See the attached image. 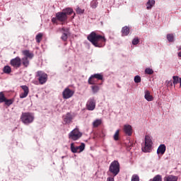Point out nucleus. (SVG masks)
I'll use <instances>...</instances> for the list:
<instances>
[{
	"instance_id": "4c0bfd02",
	"label": "nucleus",
	"mask_w": 181,
	"mask_h": 181,
	"mask_svg": "<svg viewBox=\"0 0 181 181\" xmlns=\"http://www.w3.org/2000/svg\"><path fill=\"white\" fill-rule=\"evenodd\" d=\"M138 43H139V38L135 37V38L132 40V45H138Z\"/></svg>"
},
{
	"instance_id": "79ce46f5",
	"label": "nucleus",
	"mask_w": 181,
	"mask_h": 181,
	"mask_svg": "<svg viewBox=\"0 0 181 181\" xmlns=\"http://www.w3.org/2000/svg\"><path fill=\"white\" fill-rule=\"evenodd\" d=\"M57 17H56V18H52V22L53 23H56L57 22Z\"/></svg>"
},
{
	"instance_id": "dca6fc26",
	"label": "nucleus",
	"mask_w": 181,
	"mask_h": 181,
	"mask_svg": "<svg viewBox=\"0 0 181 181\" xmlns=\"http://www.w3.org/2000/svg\"><path fill=\"white\" fill-rule=\"evenodd\" d=\"M73 121V115L70 113H67L65 116H64V122L65 124H70Z\"/></svg>"
},
{
	"instance_id": "5701e85b",
	"label": "nucleus",
	"mask_w": 181,
	"mask_h": 181,
	"mask_svg": "<svg viewBox=\"0 0 181 181\" xmlns=\"http://www.w3.org/2000/svg\"><path fill=\"white\" fill-rule=\"evenodd\" d=\"M103 123V120L101 119H97L93 122V128H97V127H100V124Z\"/></svg>"
},
{
	"instance_id": "1a4fd4ad",
	"label": "nucleus",
	"mask_w": 181,
	"mask_h": 181,
	"mask_svg": "<svg viewBox=\"0 0 181 181\" xmlns=\"http://www.w3.org/2000/svg\"><path fill=\"white\" fill-rule=\"evenodd\" d=\"M74 95V91L70 90V88H65L62 92V96L64 100H69V98H71V96Z\"/></svg>"
},
{
	"instance_id": "37998d69",
	"label": "nucleus",
	"mask_w": 181,
	"mask_h": 181,
	"mask_svg": "<svg viewBox=\"0 0 181 181\" xmlns=\"http://www.w3.org/2000/svg\"><path fill=\"white\" fill-rule=\"evenodd\" d=\"M107 181H115L114 177H109L107 178Z\"/></svg>"
},
{
	"instance_id": "2f4dec72",
	"label": "nucleus",
	"mask_w": 181,
	"mask_h": 181,
	"mask_svg": "<svg viewBox=\"0 0 181 181\" xmlns=\"http://www.w3.org/2000/svg\"><path fill=\"white\" fill-rule=\"evenodd\" d=\"M4 103H5L6 105H12V104H13V100L12 99H5V100L4 101Z\"/></svg>"
},
{
	"instance_id": "7ed1b4c3",
	"label": "nucleus",
	"mask_w": 181,
	"mask_h": 181,
	"mask_svg": "<svg viewBox=\"0 0 181 181\" xmlns=\"http://www.w3.org/2000/svg\"><path fill=\"white\" fill-rule=\"evenodd\" d=\"M109 171L112 173L114 176H117V175L119 173V163L117 160L112 162L109 168Z\"/></svg>"
},
{
	"instance_id": "c03bdc74",
	"label": "nucleus",
	"mask_w": 181,
	"mask_h": 181,
	"mask_svg": "<svg viewBox=\"0 0 181 181\" xmlns=\"http://www.w3.org/2000/svg\"><path fill=\"white\" fill-rule=\"evenodd\" d=\"M178 57H181V51L178 52Z\"/></svg>"
},
{
	"instance_id": "ea45409f",
	"label": "nucleus",
	"mask_w": 181,
	"mask_h": 181,
	"mask_svg": "<svg viewBox=\"0 0 181 181\" xmlns=\"http://www.w3.org/2000/svg\"><path fill=\"white\" fill-rule=\"evenodd\" d=\"M165 84H166L167 87H172V86H173V83L172 82V80L166 81Z\"/></svg>"
},
{
	"instance_id": "a878e982",
	"label": "nucleus",
	"mask_w": 181,
	"mask_h": 181,
	"mask_svg": "<svg viewBox=\"0 0 181 181\" xmlns=\"http://www.w3.org/2000/svg\"><path fill=\"white\" fill-rule=\"evenodd\" d=\"M88 84L94 85V84H96L97 81L95 80V78H94V76L91 75L88 78Z\"/></svg>"
},
{
	"instance_id": "a18cd8bd",
	"label": "nucleus",
	"mask_w": 181,
	"mask_h": 181,
	"mask_svg": "<svg viewBox=\"0 0 181 181\" xmlns=\"http://www.w3.org/2000/svg\"><path fill=\"white\" fill-rule=\"evenodd\" d=\"M181 49V47L178 48V50H180Z\"/></svg>"
},
{
	"instance_id": "58836bf2",
	"label": "nucleus",
	"mask_w": 181,
	"mask_h": 181,
	"mask_svg": "<svg viewBox=\"0 0 181 181\" xmlns=\"http://www.w3.org/2000/svg\"><path fill=\"white\" fill-rule=\"evenodd\" d=\"M134 83H141V76H136L134 77Z\"/></svg>"
},
{
	"instance_id": "b1692460",
	"label": "nucleus",
	"mask_w": 181,
	"mask_h": 181,
	"mask_svg": "<svg viewBox=\"0 0 181 181\" xmlns=\"http://www.w3.org/2000/svg\"><path fill=\"white\" fill-rule=\"evenodd\" d=\"M21 62L24 67H28V66H29V59L28 57H24L22 58Z\"/></svg>"
},
{
	"instance_id": "f257e3e1",
	"label": "nucleus",
	"mask_w": 181,
	"mask_h": 181,
	"mask_svg": "<svg viewBox=\"0 0 181 181\" xmlns=\"http://www.w3.org/2000/svg\"><path fill=\"white\" fill-rule=\"evenodd\" d=\"M88 40H89L95 47H103V46L105 45V42H107L105 37L98 35L95 32H92L88 36Z\"/></svg>"
},
{
	"instance_id": "4468645a",
	"label": "nucleus",
	"mask_w": 181,
	"mask_h": 181,
	"mask_svg": "<svg viewBox=\"0 0 181 181\" xmlns=\"http://www.w3.org/2000/svg\"><path fill=\"white\" fill-rule=\"evenodd\" d=\"M123 131L126 134V135H128V136H131V135H132V126L129 124H124Z\"/></svg>"
},
{
	"instance_id": "cd10ccee",
	"label": "nucleus",
	"mask_w": 181,
	"mask_h": 181,
	"mask_svg": "<svg viewBox=\"0 0 181 181\" xmlns=\"http://www.w3.org/2000/svg\"><path fill=\"white\" fill-rule=\"evenodd\" d=\"M167 40L170 42H175V35H173V34H168Z\"/></svg>"
},
{
	"instance_id": "aec40b11",
	"label": "nucleus",
	"mask_w": 181,
	"mask_h": 181,
	"mask_svg": "<svg viewBox=\"0 0 181 181\" xmlns=\"http://www.w3.org/2000/svg\"><path fill=\"white\" fill-rule=\"evenodd\" d=\"M165 181H177V177L175 175H168L164 178Z\"/></svg>"
},
{
	"instance_id": "72a5a7b5",
	"label": "nucleus",
	"mask_w": 181,
	"mask_h": 181,
	"mask_svg": "<svg viewBox=\"0 0 181 181\" xmlns=\"http://www.w3.org/2000/svg\"><path fill=\"white\" fill-rule=\"evenodd\" d=\"M119 139V130H117L114 135V139L115 141H118Z\"/></svg>"
},
{
	"instance_id": "9b49d317",
	"label": "nucleus",
	"mask_w": 181,
	"mask_h": 181,
	"mask_svg": "<svg viewBox=\"0 0 181 181\" xmlns=\"http://www.w3.org/2000/svg\"><path fill=\"white\" fill-rule=\"evenodd\" d=\"M56 17L59 22H66L67 21V16L64 12H58L56 13Z\"/></svg>"
},
{
	"instance_id": "f3484780",
	"label": "nucleus",
	"mask_w": 181,
	"mask_h": 181,
	"mask_svg": "<svg viewBox=\"0 0 181 181\" xmlns=\"http://www.w3.org/2000/svg\"><path fill=\"white\" fill-rule=\"evenodd\" d=\"M144 94V98L146 101H153V96L151 95V92H149V90H146Z\"/></svg>"
},
{
	"instance_id": "473e14b6",
	"label": "nucleus",
	"mask_w": 181,
	"mask_h": 181,
	"mask_svg": "<svg viewBox=\"0 0 181 181\" xmlns=\"http://www.w3.org/2000/svg\"><path fill=\"white\" fill-rule=\"evenodd\" d=\"M6 98H5V95H4V92H0V103H4Z\"/></svg>"
},
{
	"instance_id": "a211bd4d",
	"label": "nucleus",
	"mask_w": 181,
	"mask_h": 181,
	"mask_svg": "<svg viewBox=\"0 0 181 181\" xmlns=\"http://www.w3.org/2000/svg\"><path fill=\"white\" fill-rule=\"evenodd\" d=\"M23 54L27 57V59H33V53L29 52V50L23 51Z\"/></svg>"
},
{
	"instance_id": "c9c22d12",
	"label": "nucleus",
	"mask_w": 181,
	"mask_h": 181,
	"mask_svg": "<svg viewBox=\"0 0 181 181\" xmlns=\"http://www.w3.org/2000/svg\"><path fill=\"white\" fill-rule=\"evenodd\" d=\"M145 73L146 74H153V70H152V69L150 68H146L145 70Z\"/></svg>"
},
{
	"instance_id": "c85d7f7f",
	"label": "nucleus",
	"mask_w": 181,
	"mask_h": 181,
	"mask_svg": "<svg viewBox=\"0 0 181 181\" xmlns=\"http://www.w3.org/2000/svg\"><path fill=\"white\" fill-rule=\"evenodd\" d=\"M91 76L93 77V78H96L97 80H103V78H104L103 76V74H95Z\"/></svg>"
},
{
	"instance_id": "20e7f679",
	"label": "nucleus",
	"mask_w": 181,
	"mask_h": 181,
	"mask_svg": "<svg viewBox=\"0 0 181 181\" xmlns=\"http://www.w3.org/2000/svg\"><path fill=\"white\" fill-rule=\"evenodd\" d=\"M151 149H152V137L146 135L145 136V146L142 148V151L143 152L149 153Z\"/></svg>"
},
{
	"instance_id": "f704fd0d",
	"label": "nucleus",
	"mask_w": 181,
	"mask_h": 181,
	"mask_svg": "<svg viewBox=\"0 0 181 181\" xmlns=\"http://www.w3.org/2000/svg\"><path fill=\"white\" fill-rule=\"evenodd\" d=\"M173 79L174 86H176V84L179 83V76H174Z\"/></svg>"
},
{
	"instance_id": "393cba45",
	"label": "nucleus",
	"mask_w": 181,
	"mask_h": 181,
	"mask_svg": "<svg viewBox=\"0 0 181 181\" xmlns=\"http://www.w3.org/2000/svg\"><path fill=\"white\" fill-rule=\"evenodd\" d=\"M3 71L4 73H5L6 74H11V71H12V69L11 68V66H5L3 69Z\"/></svg>"
},
{
	"instance_id": "6ab92c4d",
	"label": "nucleus",
	"mask_w": 181,
	"mask_h": 181,
	"mask_svg": "<svg viewBox=\"0 0 181 181\" xmlns=\"http://www.w3.org/2000/svg\"><path fill=\"white\" fill-rule=\"evenodd\" d=\"M62 12L64 13L66 16H69V15H71L74 11L71 8H66L62 10Z\"/></svg>"
},
{
	"instance_id": "a19ab883",
	"label": "nucleus",
	"mask_w": 181,
	"mask_h": 181,
	"mask_svg": "<svg viewBox=\"0 0 181 181\" xmlns=\"http://www.w3.org/2000/svg\"><path fill=\"white\" fill-rule=\"evenodd\" d=\"M76 13H79V14H81V13H84V10L80 8L79 7H78L76 8Z\"/></svg>"
},
{
	"instance_id": "bb28decb",
	"label": "nucleus",
	"mask_w": 181,
	"mask_h": 181,
	"mask_svg": "<svg viewBox=\"0 0 181 181\" xmlns=\"http://www.w3.org/2000/svg\"><path fill=\"white\" fill-rule=\"evenodd\" d=\"M98 6V1L97 0H93L90 2V7H92L93 9H95Z\"/></svg>"
},
{
	"instance_id": "412c9836",
	"label": "nucleus",
	"mask_w": 181,
	"mask_h": 181,
	"mask_svg": "<svg viewBox=\"0 0 181 181\" xmlns=\"http://www.w3.org/2000/svg\"><path fill=\"white\" fill-rule=\"evenodd\" d=\"M122 34L123 36H127V35H129V28L124 26L122 29Z\"/></svg>"
},
{
	"instance_id": "7c9ffc66",
	"label": "nucleus",
	"mask_w": 181,
	"mask_h": 181,
	"mask_svg": "<svg viewBox=\"0 0 181 181\" xmlns=\"http://www.w3.org/2000/svg\"><path fill=\"white\" fill-rule=\"evenodd\" d=\"M91 88L93 94H95L98 91H100V87L98 86H92Z\"/></svg>"
},
{
	"instance_id": "6e6552de",
	"label": "nucleus",
	"mask_w": 181,
	"mask_h": 181,
	"mask_svg": "<svg viewBox=\"0 0 181 181\" xmlns=\"http://www.w3.org/2000/svg\"><path fill=\"white\" fill-rule=\"evenodd\" d=\"M10 64L15 69H19L22 66V59H21V57H16L10 61Z\"/></svg>"
},
{
	"instance_id": "c756f323",
	"label": "nucleus",
	"mask_w": 181,
	"mask_h": 181,
	"mask_svg": "<svg viewBox=\"0 0 181 181\" xmlns=\"http://www.w3.org/2000/svg\"><path fill=\"white\" fill-rule=\"evenodd\" d=\"M42 37H43V34L40 33L36 35V41L37 43H40V42L42 41Z\"/></svg>"
},
{
	"instance_id": "e433bc0d",
	"label": "nucleus",
	"mask_w": 181,
	"mask_h": 181,
	"mask_svg": "<svg viewBox=\"0 0 181 181\" xmlns=\"http://www.w3.org/2000/svg\"><path fill=\"white\" fill-rule=\"evenodd\" d=\"M132 181H139V176H138V175H133L132 177Z\"/></svg>"
},
{
	"instance_id": "9d476101",
	"label": "nucleus",
	"mask_w": 181,
	"mask_h": 181,
	"mask_svg": "<svg viewBox=\"0 0 181 181\" xmlns=\"http://www.w3.org/2000/svg\"><path fill=\"white\" fill-rule=\"evenodd\" d=\"M86 107L88 111H94L95 109V100L94 98L89 99L86 103Z\"/></svg>"
},
{
	"instance_id": "0eeeda50",
	"label": "nucleus",
	"mask_w": 181,
	"mask_h": 181,
	"mask_svg": "<svg viewBox=\"0 0 181 181\" xmlns=\"http://www.w3.org/2000/svg\"><path fill=\"white\" fill-rule=\"evenodd\" d=\"M36 77H38V81L40 84H45L47 81V74L38 71L36 74Z\"/></svg>"
},
{
	"instance_id": "ddd939ff",
	"label": "nucleus",
	"mask_w": 181,
	"mask_h": 181,
	"mask_svg": "<svg viewBox=\"0 0 181 181\" xmlns=\"http://www.w3.org/2000/svg\"><path fill=\"white\" fill-rule=\"evenodd\" d=\"M58 32H61L62 33V36L61 37V39L64 40V42H66L67 40L68 36H67V32H69V29L67 28H59L58 30Z\"/></svg>"
},
{
	"instance_id": "39448f33",
	"label": "nucleus",
	"mask_w": 181,
	"mask_h": 181,
	"mask_svg": "<svg viewBox=\"0 0 181 181\" xmlns=\"http://www.w3.org/2000/svg\"><path fill=\"white\" fill-rule=\"evenodd\" d=\"M81 136H83V134L80 132L78 129H74L69 134V138L72 139V141H77L80 139Z\"/></svg>"
},
{
	"instance_id": "4be33fe9",
	"label": "nucleus",
	"mask_w": 181,
	"mask_h": 181,
	"mask_svg": "<svg viewBox=\"0 0 181 181\" xmlns=\"http://www.w3.org/2000/svg\"><path fill=\"white\" fill-rule=\"evenodd\" d=\"M153 5H155V0H148L146 3V8L152 9Z\"/></svg>"
},
{
	"instance_id": "f03ea898",
	"label": "nucleus",
	"mask_w": 181,
	"mask_h": 181,
	"mask_svg": "<svg viewBox=\"0 0 181 181\" xmlns=\"http://www.w3.org/2000/svg\"><path fill=\"white\" fill-rule=\"evenodd\" d=\"M21 119L23 124L25 125H29V124H32L35 119V116L32 113L29 112H23L21 115Z\"/></svg>"
},
{
	"instance_id": "423d86ee",
	"label": "nucleus",
	"mask_w": 181,
	"mask_h": 181,
	"mask_svg": "<svg viewBox=\"0 0 181 181\" xmlns=\"http://www.w3.org/2000/svg\"><path fill=\"white\" fill-rule=\"evenodd\" d=\"M84 149H86V144L84 143H81L78 146H74V143L71 144V151L73 153H81Z\"/></svg>"
},
{
	"instance_id": "2eb2a0df",
	"label": "nucleus",
	"mask_w": 181,
	"mask_h": 181,
	"mask_svg": "<svg viewBox=\"0 0 181 181\" xmlns=\"http://www.w3.org/2000/svg\"><path fill=\"white\" fill-rule=\"evenodd\" d=\"M165 152H166V146L165 144H160L157 149V153L158 155H163Z\"/></svg>"
},
{
	"instance_id": "f8f14e48",
	"label": "nucleus",
	"mask_w": 181,
	"mask_h": 181,
	"mask_svg": "<svg viewBox=\"0 0 181 181\" xmlns=\"http://www.w3.org/2000/svg\"><path fill=\"white\" fill-rule=\"evenodd\" d=\"M21 88L23 90V93L20 94V98H26L27 95L29 94V87L28 86H21Z\"/></svg>"
}]
</instances>
